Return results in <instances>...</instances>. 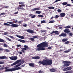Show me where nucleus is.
Wrapping results in <instances>:
<instances>
[{"label":"nucleus","instance_id":"nucleus-1","mask_svg":"<svg viewBox=\"0 0 73 73\" xmlns=\"http://www.w3.org/2000/svg\"><path fill=\"white\" fill-rule=\"evenodd\" d=\"M37 50L38 51L44 50L45 49L44 47H48V43L45 42H43L37 45Z\"/></svg>","mask_w":73,"mask_h":73},{"label":"nucleus","instance_id":"nucleus-2","mask_svg":"<svg viewBox=\"0 0 73 73\" xmlns=\"http://www.w3.org/2000/svg\"><path fill=\"white\" fill-rule=\"evenodd\" d=\"M38 63L45 66L50 65L52 64V60L51 59H44L42 61H39Z\"/></svg>","mask_w":73,"mask_h":73},{"label":"nucleus","instance_id":"nucleus-3","mask_svg":"<svg viewBox=\"0 0 73 73\" xmlns=\"http://www.w3.org/2000/svg\"><path fill=\"white\" fill-rule=\"evenodd\" d=\"M6 70H5V72H11V71H15L16 70H19L21 69V68L20 67H18L17 68H12L8 69V67H6L5 68Z\"/></svg>","mask_w":73,"mask_h":73},{"label":"nucleus","instance_id":"nucleus-4","mask_svg":"<svg viewBox=\"0 0 73 73\" xmlns=\"http://www.w3.org/2000/svg\"><path fill=\"white\" fill-rule=\"evenodd\" d=\"M65 28V29L64 31V32L67 33V34H69V33H70V30H69V28H70L71 27L69 25H68L66 27H64Z\"/></svg>","mask_w":73,"mask_h":73},{"label":"nucleus","instance_id":"nucleus-5","mask_svg":"<svg viewBox=\"0 0 73 73\" xmlns=\"http://www.w3.org/2000/svg\"><path fill=\"white\" fill-rule=\"evenodd\" d=\"M19 7H18L17 9H21V10H23L24 9V8L23 7H25V5L24 4L19 5Z\"/></svg>","mask_w":73,"mask_h":73},{"label":"nucleus","instance_id":"nucleus-6","mask_svg":"<svg viewBox=\"0 0 73 73\" xmlns=\"http://www.w3.org/2000/svg\"><path fill=\"white\" fill-rule=\"evenodd\" d=\"M21 60H18L17 61L15 62L14 63L11 64V66H12L13 65H15L16 64H17L19 62H21Z\"/></svg>","mask_w":73,"mask_h":73},{"label":"nucleus","instance_id":"nucleus-7","mask_svg":"<svg viewBox=\"0 0 73 73\" xmlns=\"http://www.w3.org/2000/svg\"><path fill=\"white\" fill-rule=\"evenodd\" d=\"M9 58H10L11 60H17V56H12L11 57H9Z\"/></svg>","mask_w":73,"mask_h":73},{"label":"nucleus","instance_id":"nucleus-8","mask_svg":"<svg viewBox=\"0 0 73 73\" xmlns=\"http://www.w3.org/2000/svg\"><path fill=\"white\" fill-rule=\"evenodd\" d=\"M53 33H55L56 35H59L60 34L58 33V31H53L52 32V33L50 34V35L51 34H53Z\"/></svg>","mask_w":73,"mask_h":73},{"label":"nucleus","instance_id":"nucleus-9","mask_svg":"<svg viewBox=\"0 0 73 73\" xmlns=\"http://www.w3.org/2000/svg\"><path fill=\"white\" fill-rule=\"evenodd\" d=\"M32 59L34 60H38V59H40V57L38 56H34L32 58Z\"/></svg>","mask_w":73,"mask_h":73},{"label":"nucleus","instance_id":"nucleus-10","mask_svg":"<svg viewBox=\"0 0 73 73\" xmlns=\"http://www.w3.org/2000/svg\"><path fill=\"white\" fill-rule=\"evenodd\" d=\"M59 16L61 17H64L65 16V13H62Z\"/></svg>","mask_w":73,"mask_h":73},{"label":"nucleus","instance_id":"nucleus-11","mask_svg":"<svg viewBox=\"0 0 73 73\" xmlns=\"http://www.w3.org/2000/svg\"><path fill=\"white\" fill-rule=\"evenodd\" d=\"M66 34L65 33H62L61 35H59V37H66L67 36Z\"/></svg>","mask_w":73,"mask_h":73},{"label":"nucleus","instance_id":"nucleus-12","mask_svg":"<svg viewBox=\"0 0 73 73\" xmlns=\"http://www.w3.org/2000/svg\"><path fill=\"white\" fill-rule=\"evenodd\" d=\"M27 32L29 33H34V32L32 30L28 29L27 30Z\"/></svg>","mask_w":73,"mask_h":73},{"label":"nucleus","instance_id":"nucleus-13","mask_svg":"<svg viewBox=\"0 0 73 73\" xmlns=\"http://www.w3.org/2000/svg\"><path fill=\"white\" fill-rule=\"evenodd\" d=\"M11 26L12 27H18L19 25L16 24H12L11 25Z\"/></svg>","mask_w":73,"mask_h":73},{"label":"nucleus","instance_id":"nucleus-14","mask_svg":"<svg viewBox=\"0 0 73 73\" xmlns=\"http://www.w3.org/2000/svg\"><path fill=\"white\" fill-rule=\"evenodd\" d=\"M16 36L17 37L19 38H21V39H24V37L23 36H19L18 35H16Z\"/></svg>","mask_w":73,"mask_h":73},{"label":"nucleus","instance_id":"nucleus-15","mask_svg":"<svg viewBox=\"0 0 73 73\" xmlns=\"http://www.w3.org/2000/svg\"><path fill=\"white\" fill-rule=\"evenodd\" d=\"M63 62L64 64H70V63H71L70 62L68 61H64Z\"/></svg>","mask_w":73,"mask_h":73},{"label":"nucleus","instance_id":"nucleus-16","mask_svg":"<svg viewBox=\"0 0 73 73\" xmlns=\"http://www.w3.org/2000/svg\"><path fill=\"white\" fill-rule=\"evenodd\" d=\"M40 9H39L38 8H35L33 9H32V11H37L38 10H40Z\"/></svg>","mask_w":73,"mask_h":73},{"label":"nucleus","instance_id":"nucleus-17","mask_svg":"<svg viewBox=\"0 0 73 73\" xmlns=\"http://www.w3.org/2000/svg\"><path fill=\"white\" fill-rule=\"evenodd\" d=\"M7 58V57L6 56H0V59H5Z\"/></svg>","mask_w":73,"mask_h":73},{"label":"nucleus","instance_id":"nucleus-18","mask_svg":"<svg viewBox=\"0 0 73 73\" xmlns=\"http://www.w3.org/2000/svg\"><path fill=\"white\" fill-rule=\"evenodd\" d=\"M29 65L30 66H31V67H34V63H31L29 64Z\"/></svg>","mask_w":73,"mask_h":73},{"label":"nucleus","instance_id":"nucleus-19","mask_svg":"<svg viewBox=\"0 0 73 73\" xmlns=\"http://www.w3.org/2000/svg\"><path fill=\"white\" fill-rule=\"evenodd\" d=\"M50 71L52 72H56V69L54 68H52L51 69H50Z\"/></svg>","mask_w":73,"mask_h":73},{"label":"nucleus","instance_id":"nucleus-20","mask_svg":"<svg viewBox=\"0 0 73 73\" xmlns=\"http://www.w3.org/2000/svg\"><path fill=\"white\" fill-rule=\"evenodd\" d=\"M18 40L19 41H20V42H23V43H24L25 42V40L21 39H18Z\"/></svg>","mask_w":73,"mask_h":73},{"label":"nucleus","instance_id":"nucleus-21","mask_svg":"<svg viewBox=\"0 0 73 73\" xmlns=\"http://www.w3.org/2000/svg\"><path fill=\"white\" fill-rule=\"evenodd\" d=\"M66 41H68V39H67V38L63 39L62 40V42H65Z\"/></svg>","mask_w":73,"mask_h":73},{"label":"nucleus","instance_id":"nucleus-22","mask_svg":"<svg viewBox=\"0 0 73 73\" xmlns=\"http://www.w3.org/2000/svg\"><path fill=\"white\" fill-rule=\"evenodd\" d=\"M35 13H38V14H40V13H41V11H36L35 12Z\"/></svg>","mask_w":73,"mask_h":73},{"label":"nucleus","instance_id":"nucleus-23","mask_svg":"<svg viewBox=\"0 0 73 73\" xmlns=\"http://www.w3.org/2000/svg\"><path fill=\"white\" fill-rule=\"evenodd\" d=\"M67 4H68V3L66 2H63L62 3V5H66Z\"/></svg>","mask_w":73,"mask_h":73},{"label":"nucleus","instance_id":"nucleus-24","mask_svg":"<svg viewBox=\"0 0 73 73\" xmlns=\"http://www.w3.org/2000/svg\"><path fill=\"white\" fill-rule=\"evenodd\" d=\"M72 70V68H71V67H67V70Z\"/></svg>","mask_w":73,"mask_h":73},{"label":"nucleus","instance_id":"nucleus-25","mask_svg":"<svg viewBox=\"0 0 73 73\" xmlns=\"http://www.w3.org/2000/svg\"><path fill=\"white\" fill-rule=\"evenodd\" d=\"M3 44V46H4V47H5V48H8V45L6 44H5L4 43Z\"/></svg>","mask_w":73,"mask_h":73},{"label":"nucleus","instance_id":"nucleus-26","mask_svg":"<svg viewBox=\"0 0 73 73\" xmlns=\"http://www.w3.org/2000/svg\"><path fill=\"white\" fill-rule=\"evenodd\" d=\"M68 71L67 67H64L63 69V71Z\"/></svg>","mask_w":73,"mask_h":73},{"label":"nucleus","instance_id":"nucleus-27","mask_svg":"<svg viewBox=\"0 0 73 73\" xmlns=\"http://www.w3.org/2000/svg\"><path fill=\"white\" fill-rule=\"evenodd\" d=\"M48 9H54V7H48Z\"/></svg>","mask_w":73,"mask_h":73},{"label":"nucleus","instance_id":"nucleus-28","mask_svg":"<svg viewBox=\"0 0 73 73\" xmlns=\"http://www.w3.org/2000/svg\"><path fill=\"white\" fill-rule=\"evenodd\" d=\"M5 41L3 39L0 38V42H5Z\"/></svg>","mask_w":73,"mask_h":73},{"label":"nucleus","instance_id":"nucleus-29","mask_svg":"<svg viewBox=\"0 0 73 73\" xmlns=\"http://www.w3.org/2000/svg\"><path fill=\"white\" fill-rule=\"evenodd\" d=\"M41 32V33H44V32H45L46 31V30H40Z\"/></svg>","mask_w":73,"mask_h":73},{"label":"nucleus","instance_id":"nucleus-30","mask_svg":"<svg viewBox=\"0 0 73 73\" xmlns=\"http://www.w3.org/2000/svg\"><path fill=\"white\" fill-rule=\"evenodd\" d=\"M55 22V21H54V20H52V21H50L49 22V23H54Z\"/></svg>","mask_w":73,"mask_h":73},{"label":"nucleus","instance_id":"nucleus-31","mask_svg":"<svg viewBox=\"0 0 73 73\" xmlns=\"http://www.w3.org/2000/svg\"><path fill=\"white\" fill-rule=\"evenodd\" d=\"M70 51V50L69 49H68L66 51H64V52L65 53H68V52H69Z\"/></svg>","mask_w":73,"mask_h":73},{"label":"nucleus","instance_id":"nucleus-32","mask_svg":"<svg viewBox=\"0 0 73 73\" xmlns=\"http://www.w3.org/2000/svg\"><path fill=\"white\" fill-rule=\"evenodd\" d=\"M24 48H26V49H29V47L27 45H25L24 46Z\"/></svg>","mask_w":73,"mask_h":73},{"label":"nucleus","instance_id":"nucleus-33","mask_svg":"<svg viewBox=\"0 0 73 73\" xmlns=\"http://www.w3.org/2000/svg\"><path fill=\"white\" fill-rule=\"evenodd\" d=\"M4 25H7V26H10V24L7 23H4Z\"/></svg>","mask_w":73,"mask_h":73},{"label":"nucleus","instance_id":"nucleus-34","mask_svg":"<svg viewBox=\"0 0 73 73\" xmlns=\"http://www.w3.org/2000/svg\"><path fill=\"white\" fill-rule=\"evenodd\" d=\"M38 17H44V15H38Z\"/></svg>","mask_w":73,"mask_h":73},{"label":"nucleus","instance_id":"nucleus-35","mask_svg":"<svg viewBox=\"0 0 73 73\" xmlns=\"http://www.w3.org/2000/svg\"><path fill=\"white\" fill-rule=\"evenodd\" d=\"M6 39L8 41H11V39H9L8 37H6Z\"/></svg>","mask_w":73,"mask_h":73},{"label":"nucleus","instance_id":"nucleus-36","mask_svg":"<svg viewBox=\"0 0 73 73\" xmlns=\"http://www.w3.org/2000/svg\"><path fill=\"white\" fill-rule=\"evenodd\" d=\"M6 67H5V68H4V67H1L0 68V70H3V69H5V68H6Z\"/></svg>","mask_w":73,"mask_h":73},{"label":"nucleus","instance_id":"nucleus-37","mask_svg":"<svg viewBox=\"0 0 73 73\" xmlns=\"http://www.w3.org/2000/svg\"><path fill=\"white\" fill-rule=\"evenodd\" d=\"M59 17V16L58 15H57L56 16H55V17L54 18L55 19H57V18H58V17Z\"/></svg>","mask_w":73,"mask_h":73},{"label":"nucleus","instance_id":"nucleus-38","mask_svg":"<svg viewBox=\"0 0 73 73\" xmlns=\"http://www.w3.org/2000/svg\"><path fill=\"white\" fill-rule=\"evenodd\" d=\"M31 40L33 42L35 41V39L33 38H31Z\"/></svg>","mask_w":73,"mask_h":73},{"label":"nucleus","instance_id":"nucleus-39","mask_svg":"<svg viewBox=\"0 0 73 73\" xmlns=\"http://www.w3.org/2000/svg\"><path fill=\"white\" fill-rule=\"evenodd\" d=\"M69 42H69V41H67L66 42H64V44H69Z\"/></svg>","mask_w":73,"mask_h":73},{"label":"nucleus","instance_id":"nucleus-40","mask_svg":"<svg viewBox=\"0 0 73 73\" xmlns=\"http://www.w3.org/2000/svg\"><path fill=\"white\" fill-rule=\"evenodd\" d=\"M7 23H8V24H13V22H7Z\"/></svg>","mask_w":73,"mask_h":73},{"label":"nucleus","instance_id":"nucleus-41","mask_svg":"<svg viewBox=\"0 0 73 73\" xmlns=\"http://www.w3.org/2000/svg\"><path fill=\"white\" fill-rule=\"evenodd\" d=\"M24 3H24V2H19V4H24Z\"/></svg>","mask_w":73,"mask_h":73},{"label":"nucleus","instance_id":"nucleus-42","mask_svg":"<svg viewBox=\"0 0 73 73\" xmlns=\"http://www.w3.org/2000/svg\"><path fill=\"white\" fill-rule=\"evenodd\" d=\"M35 17H36V15H33L31 17V19H33V18H35Z\"/></svg>","mask_w":73,"mask_h":73},{"label":"nucleus","instance_id":"nucleus-43","mask_svg":"<svg viewBox=\"0 0 73 73\" xmlns=\"http://www.w3.org/2000/svg\"><path fill=\"white\" fill-rule=\"evenodd\" d=\"M41 23H46L45 22V21L43 20L41 21Z\"/></svg>","mask_w":73,"mask_h":73},{"label":"nucleus","instance_id":"nucleus-44","mask_svg":"<svg viewBox=\"0 0 73 73\" xmlns=\"http://www.w3.org/2000/svg\"><path fill=\"white\" fill-rule=\"evenodd\" d=\"M32 37L33 38H38V36H33Z\"/></svg>","mask_w":73,"mask_h":73},{"label":"nucleus","instance_id":"nucleus-45","mask_svg":"<svg viewBox=\"0 0 73 73\" xmlns=\"http://www.w3.org/2000/svg\"><path fill=\"white\" fill-rule=\"evenodd\" d=\"M5 13H1L0 14V16H2V15H5Z\"/></svg>","mask_w":73,"mask_h":73},{"label":"nucleus","instance_id":"nucleus-46","mask_svg":"<svg viewBox=\"0 0 73 73\" xmlns=\"http://www.w3.org/2000/svg\"><path fill=\"white\" fill-rule=\"evenodd\" d=\"M57 11L58 12L61 13V10L58 9L57 10Z\"/></svg>","mask_w":73,"mask_h":73},{"label":"nucleus","instance_id":"nucleus-47","mask_svg":"<svg viewBox=\"0 0 73 73\" xmlns=\"http://www.w3.org/2000/svg\"><path fill=\"white\" fill-rule=\"evenodd\" d=\"M23 50H27V48H23L22 49Z\"/></svg>","mask_w":73,"mask_h":73},{"label":"nucleus","instance_id":"nucleus-48","mask_svg":"<svg viewBox=\"0 0 73 73\" xmlns=\"http://www.w3.org/2000/svg\"><path fill=\"white\" fill-rule=\"evenodd\" d=\"M39 73H43V71H41V70H40V71H38Z\"/></svg>","mask_w":73,"mask_h":73},{"label":"nucleus","instance_id":"nucleus-49","mask_svg":"<svg viewBox=\"0 0 73 73\" xmlns=\"http://www.w3.org/2000/svg\"><path fill=\"white\" fill-rule=\"evenodd\" d=\"M4 64V62L0 61V64Z\"/></svg>","mask_w":73,"mask_h":73},{"label":"nucleus","instance_id":"nucleus-50","mask_svg":"<svg viewBox=\"0 0 73 73\" xmlns=\"http://www.w3.org/2000/svg\"><path fill=\"white\" fill-rule=\"evenodd\" d=\"M69 36H72L73 35V34L72 33H69Z\"/></svg>","mask_w":73,"mask_h":73},{"label":"nucleus","instance_id":"nucleus-51","mask_svg":"<svg viewBox=\"0 0 73 73\" xmlns=\"http://www.w3.org/2000/svg\"><path fill=\"white\" fill-rule=\"evenodd\" d=\"M13 23H17V20L15 21V20L14 19V20L13 21Z\"/></svg>","mask_w":73,"mask_h":73},{"label":"nucleus","instance_id":"nucleus-52","mask_svg":"<svg viewBox=\"0 0 73 73\" xmlns=\"http://www.w3.org/2000/svg\"><path fill=\"white\" fill-rule=\"evenodd\" d=\"M60 1V0H56L54 2V3H56L57 2H58V1Z\"/></svg>","mask_w":73,"mask_h":73},{"label":"nucleus","instance_id":"nucleus-53","mask_svg":"<svg viewBox=\"0 0 73 73\" xmlns=\"http://www.w3.org/2000/svg\"><path fill=\"white\" fill-rule=\"evenodd\" d=\"M65 66H66V64H65L63 65V68H65Z\"/></svg>","mask_w":73,"mask_h":73},{"label":"nucleus","instance_id":"nucleus-54","mask_svg":"<svg viewBox=\"0 0 73 73\" xmlns=\"http://www.w3.org/2000/svg\"><path fill=\"white\" fill-rule=\"evenodd\" d=\"M22 64H24V62H25V61L24 60H22Z\"/></svg>","mask_w":73,"mask_h":73},{"label":"nucleus","instance_id":"nucleus-55","mask_svg":"<svg viewBox=\"0 0 73 73\" xmlns=\"http://www.w3.org/2000/svg\"><path fill=\"white\" fill-rule=\"evenodd\" d=\"M25 66V64H24L21 65V67H24V66Z\"/></svg>","mask_w":73,"mask_h":73},{"label":"nucleus","instance_id":"nucleus-56","mask_svg":"<svg viewBox=\"0 0 73 73\" xmlns=\"http://www.w3.org/2000/svg\"><path fill=\"white\" fill-rule=\"evenodd\" d=\"M5 50L6 52H9V50L8 49H6Z\"/></svg>","mask_w":73,"mask_h":73},{"label":"nucleus","instance_id":"nucleus-57","mask_svg":"<svg viewBox=\"0 0 73 73\" xmlns=\"http://www.w3.org/2000/svg\"><path fill=\"white\" fill-rule=\"evenodd\" d=\"M66 6H72V5H70V4H67Z\"/></svg>","mask_w":73,"mask_h":73},{"label":"nucleus","instance_id":"nucleus-58","mask_svg":"<svg viewBox=\"0 0 73 73\" xmlns=\"http://www.w3.org/2000/svg\"><path fill=\"white\" fill-rule=\"evenodd\" d=\"M23 27H27V24L24 25H23Z\"/></svg>","mask_w":73,"mask_h":73},{"label":"nucleus","instance_id":"nucleus-59","mask_svg":"<svg viewBox=\"0 0 73 73\" xmlns=\"http://www.w3.org/2000/svg\"><path fill=\"white\" fill-rule=\"evenodd\" d=\"M4 35H6L8 34V33L5 32V33H4Z\"/></svg>","mask_w":73,"mask_h":73},{"label":"nucleus","instance_id":"nucleus-60","mask_svg":"<svg viewBox=\"0 0 73 73\" xmlns=\"http://www.w3.org/2000/svg\"><path fill=\"white\" fill-rule=\"evenodd\" d=\"M9 37L11 38H13V37L12 36H9Z\"/></svg>","mask_w":73,"mask_h":73},{"label":"nucleus","instance_id":"nucleus-61","mask_svg":"<svg viewBox=\"0 0 73 73\" xmlns=\"http://www.w3.org/2000/svg\"><path fill=\"white\" fill-rule=\"evenodd\" d=\"M18 13H19V12L17 11V12H15L14 13V14H15V15H17V14Z\"/></svg>","mask_w":73,"mask_h":73},{"label":"nucleus","instance_id":"nucleus-62","mask_svg":"<svg viewBox=\"0 0 73 73\" xmlns=\"http://www.w3.org/2000/svg\"><path fill=\"white\" fill-rule=\"evenodd\" d=\"M19 53L20 54H23V52H19Z\"/></svg>","mask_w":73,"mask_h":73},{"label":"nucleus","instance_id":"nucleus-63","mask_svg":"<svg viewBox=\"0 0 73 73\" xmlns=\"http://www.w3.org/2000/svg\"><path fill=\"white\" fill-rule=\"evenodd\" d=\"M18 66H20V65H21V63H20L18 64Z\"/></svg>","mask_w":73,"mask_h":73},{"label":"nucleus","instance_id":"nucleus-64","mask_svg":"<svg viewBox=\"0 0 73 73\" xmlns=\"http://www.w3.org/2000/svg\"><path fill=\"white\" fill-rule=\"evenodd\" d=\"M48 49H52V48L51 47H49L48 48Z\"/></svg>","mask_w":73,"mask_h":73}]
</instances>
